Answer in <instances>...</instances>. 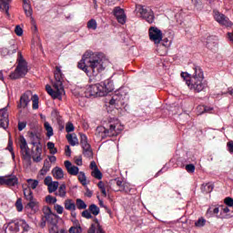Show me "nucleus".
<instances>
[{
    "label": "nucleus",
    "instance_id": "ea45409f",
    "mask_svg": "<svg viewBox=\"0 0 233 233\" xmlns=\"http://www.w3.org/2000/svg\"><path fill=\"white\" fill-rule=\"evenodd\" d=\"M202 190L206 192V194H210V192L214 190V185L211 183L202 185Z\"/></svg>",
    "mask_w": 233,
    "mask_h": 233
},
{
    "label": "nucleus",
    "instance_id": "0eeeda50",
    "mask_svg": "<svg viewBox=\"0 0 233 233\" xmlns=\"http://www.w3.org/2000/svg\"><path fill=\"white\" fill-rule=\"evenodd\" d=\"M149 39L155 45H159L163 41V32L157 27L151 26L148 30Z\"/></svg>",
    "mask_w": 233,
    "mask_h": 233
},
{
    "label": "nucleus",
    "instance_id": "f704fd0d",
    "mask_svg": "<svg viewBox=\"0 0 233 233\" xmlns=\"http://www.w3.org/2000/svg\"><path fill=\"white\" fill-rule=\"evenodd\" d=\"M78 181L83 187H86V175H85V172L80 171L78 173Z\"/></svg>",
    "mask_w": 233,
    "mask_h": 233
},
{
    "label": "nucleus",
    "instance_id": "f3484780",
    "mask_svg": "<svg viewBox=\"0 0 233 233\" xmlns=\"http://www.w3.org/2000/svg\"><path fill=\"white\" fill-rule=\"evenodd\" d=\"M29 138L31 141V145H33V147H35L36 145L41 144V134L35 131H32L29 133Z\"/></svg>",
    "mask_w": 233,
    "mask_h": 233
},
{
    "label": "nucleus",
    "instance_id": "49530a36",
    "mask_svg": "<svg viewBox=\"0 0 233 233\" xmlns=\"http://www.w3.org/2000/svg\"><path fill=\"white\" fill-rule=\"evenodd\" d=\"M19 143H20V150L28 148V144L26 143V139L25 138V137L23 136L20 137Z\"/></svg>",
    "mask_w": 233,
    "mask_h": 233
},
{
    "label": "nucleus",
    "instance_id": "423d86ee",
    "mask_svg": "<svg viewBox=\"0 0 233 233\" xmlns=\"http://www.w3.org/2000/svg\"><path fill=\"white\" fill-rule=\"evenodd\" d=\"M101 86L99 84L96 85H91L88 86L86 88L85 96L86 97H104L103 95H101Z\"/></svg>",
    "mask_w": 233,
    "mask_h": 233
},
{
    "label": "nucleus",
    "instance_id": "1a4fd4ad",
    "mask_svg": "<svg viewBox=\"0 0 233 233\" xmlns=\"http://www.w3.org/2000/svg\"><path fill=\"white\" fill-rule=\"evenodd\" d=\"M20 227L25 230V232H28V230H30V226L23 219L15 220V222L9 227V230H11V232L17 233L19 232Z\"/></svg>",
    "mask_w": 233,
    "mask_h": 233
},
{
    "label": "nucleus",
    "instance_id": "f03ea898",
    "mask_svg": "<svg viewBox=\"0 0 233 233\" xmlns=\"http://www.w3.org/2000/svg\"><path fill=\"white\" fill-rule=\"evenodd\" d=\"M181 77L186 80L190 90H194L195 92H203V90H205L206 85L203 83L205 76L203 69H201L199 66L193 65L192 70L189 73H181Z\"/></svg>",
    "mask_w": 233,
    "mask_h": 233
},
{
    "label": "nucleus",
    "instance_id": "c756f323",
    "mask_svg": "<svg viewBox=\"0 0 233 233\" xmlns=\"http://www.w3.org/2000/svg\"><path fill=\"white\" fill-rule=\"evenodd\" d=\"M24 197L26 199V201H32L34 198V193L32 192V189L25 188L24 189Z\"/></svg>",
    "mask_w": 233,
    "mask_h": 233
},
{
    "label": "nucleus",
    "instance_id": "8fccbe9b",
    "mask_svg": "<svg viewBox=\"0 0 233 233\" xmlns=\"http://www.w3.org/2000/svg\"><path fill=\"white\" fill-rule=\"evenodd\" d=\"M74 130H76L74 124L72 122H68L66 125V132H67V134H70V132H74Z\"/></svg>",
    "mask_w": 233,
    "mask_h": 233
},
{
    "label": "nucleus",
    "instance_id": "4be33fe9",
    "mask_svg": "<svg viewBox=\"0 0 233 233\" xmlns=\"http://www.w3.org/2000/svg\"><path fill=\"white\" fill-rule=\"evenodd\" d=\"M20 154L22 156V159H25V161H30L32 160V155H30V147H26L20 150Z\"/></svg>",
    "mask_w": 233,
    "mask_h": 233
},
{
    "label": "nucleus",
    "instance_id": "ddd939ff",
    "mask_svg": "<svg viewBox=\"0 0 233 233\" xmlns=\"http://www.w3.org/2000/svg\"><path fill=\"white\" fill-rule=\"evenodd\" d=\"M19 179L15 175L0 177V185H6L7 187H15Z\"/></svg>",
    "mask_w": 233,
    "mask_h": 233
},
{
    "label": "nucleus",
    "instance_id": "4468645a",
    "mask_svg": "<svg viewBox=\"0 0 233 233\" xmlns=\"http://www.w3.org/2000/svg\"><path fill=\"white\" fill-rule=\"evenodd\" d=\"M8 112L6 107L0 109V128H8Z\"/></svg>",
    "mask_w": 233,
    "mask_h": 233
},
{
    "label": "nucleus",
    "instance_id": "a19ab883",
    "mask_svg": "<svg viewBox=\"0 0 233 233\" xmlns=\"http://www.w3.org/2000/svg\"><path fill=\"white\" fill-rule=\"evenodd\" d=\"M87 28L88 30H96L97 29V22L96 19H90L87 22Z\"/></svg>",
    "mask_w": 233,
    "mask_h": 233
},
{
    "label": "nucleus",
    "instance_id": "f8f14e48",
    "mask_svg": "<svg viewBox=\"0 0 233 233\" xmlns=\"http://www.w3.org/2000/svg\"><path fill=\"white\" fill-rule=\"evenodd\" d=\"M99 86L102 90L100 92V96H104V97L114 90V82H112L110 79H106L104 82H101Z\"/></svg>",
    "mask_w": 233,
    "mask_h": 233
},
{
    "label": "nucleus",
    "instance_id": "13d9d810",
    "mask_svg": "<svg viewBox=\"0 0 233 233\" xmlns=\"http://www.w3.org/2000/svg\"><path fill=\"white\" fill-rule=\"evenodd\" d=\"M224 203L225 205H227V207H229L230 208H233V198L230 197H228L224 199Z\"/></svg>",
    "mask_w": 233,
    "mask_h": 233
},
{
    "label": "nucleus",
    "instance_id": "f257e3e1",
    "mask_svg": "<svg viewBox=\"0 0 233 233\" xmlns=\"http://www.w3.org/2000/svg\"><path fill=\"white\" fill-rule=\"evenodd\" d=\"M106 60L101 53L86 51L82 59L77 64V68L83 70L88 77H96L105 68H106Z\"/></svg>",
    "mask_w": 233,
    "mask_h": 233
},
{
    "label": "nucleus",
    "instance_id": "a211bd4d",
    "mask_svg": "<svg viewBox=\"0 0 233 233\" xmlns=\"http://www.w3.org/2000/svg\"><path fill=\"white\" fill-rule=\"evenodd\" d=\"M31 99L27 93H25L21 96L19 104L17 106L18 108H26L28 106V103H30Z\"/></svg>",
    "mask_w": 233,
    "mask_h": 233
},
{
    "label": "nucleus",
    "instance_id": "dca6fc26",
    "mask_svg": "<svg viewBox=\"0 0 233 233\" xmlns=\"http://www.w3.org/2000/svg\"><path fill=\"white\" fill-rule=\"evenodd\" d=\"M55 86L58 87L60 86L61 88H63V73L61 72V68L59 66H56V70H55Z\"/></svg>",
    "mask_w": 233,
    "mask_h": 233
},
{
    "label": "nucleus",
    "instance_id": "473e14b6",
    "mask_svg": "<svg viewBox=\"0 0 233 233\" xmlns=\"http://www.w3.org/2000/svg\"><path fill=\"white\" fill-rule=\"evenodd\" d=\"M88 210L91 214H93V216H99V207H97V205L96 204H91L88 208Z\"/></svg>",
    "mask_w": 233,
    "mask_h": 233
},
{
    "label": "nucleus",
    "instance_id": "6e6d98bb",
    "mask_svg": "<svg viewBox=\"0 0 233 233\" xmlns=\"http://www.w3.org/2000/svg\"><path fill=\"white\" fill-rule=\"evenodd\" d=\"M120 192H126L127 194H128V192H130V184L129 183H124L122 186V188L119 189Z\"/></svg>",
    "mask_w": 233,
    "mask_h": 233
},
{
    "label": "nucleus",
    "instance_id": "58836bf2",
    "mask_svg": "<svg viewBox=\"0 0 233 233\" xmlns=\"http://www.w3.org/2000/svg\"><path fill=\"white\" fill-rule=\"evenodd\" d=\"M80 145L81 147H89L90 144H88V137L85 134H80Z\"/></svg>",
    "mask_w": 233,
    "mask_h": 233
},
{
    "label": "nucleus",
    "instance_id": "aec40b11",
    "mask_svg": "<svg viewBox=\"0 0 233 233\" xmlns=\"http://www.w3.org/2000/svg\"><path fill=\"white\" fill-rule=\"evenodd\" d=\"M52 174L55 179H63V177H65V173L63 172V169L59 167H56L52 170Z\"/></svg>",
    "mask_w": 233,
    "mask_h": 233
},
{
    "label": "nucleus",
    "instance_id": "79ce46f5",
    "mask_svg": "<svg viewBox=\"0 0 233 233\" xmlns=\"http://www.w3.org/2000/svg\"><path fill=\"white\" fill-rule=\"evenodd\" d=\"M91 176L95 177V179H103V173H101L99 167L97 169H94L91 172Z\"/></svg>",
    "mask_w": 233,
    "mask_h": 233
},
{
    "label": "nucleus",
    "instance_id": "bb28decb",
    "mask_svg": "<svg viewBox=\"0 0 233 233\" xmlns=\"http://www.w3.org/2000/svg\"><path fill=\"white\" fill-rule=\"evenodd\" d=\"M65 208L66 210H76V203L72 199L65 200Z\"/></svg>",
    "mask_w": 233,
    "mask_h": 233
},
{
    "label": "nucleus",
    "instance_id": "69168bd1",
    "mask_svg": "<svg viewBox=\"0 0 233 233\" xmlns=\"http://www.w3.org/2000/svg\"><path fill=\"white\" fill-rule=\"evenodd\" d=\"M55 210H56V212L58 214H63V210H64L63 206L56 204L55 205Z\"/></svg>",
    "mask_w": 233,
    "mask_h": 233
},
{
    "label": "nucleus",
    "instance_id": "4d7b16f0",
    "mask_svg": "<svg viewBox=\"0 0 233 233\" xmlns=\"http://www.w3.org/2000/svg\"><path fill=\"white\" fill-rule=\"evenodd\" d=\"M116 21L120 23V25H125V23H127V15H125V13H123L122 15L116 17Z\"/></svg>",
    "mask_w": 233,
    "mask_h": 233
},
{
    "label": "nucleus",
    "instance_id": "37998d69",
    "mask_svg": "<svg viewBox=\"0 0 233 233\" xmlns=\"http://www.w3.org/2000/svg\"><path fill=\"white\" fill-rule=\"evenodd\" d=\"M206 224H207V219H205V218L201 217L195 222V227L201 228V227H205Z\"/></svg>",
    "mask_w": 233,
    "mask_h": 233
},
{
    "label": "nucleus",
    "instance_id": "680f3d73",
    "mask_svg": "<svg viewBox=\"0 0 233 233\" xmlns=\"http://www.w3.org/2000/svg\"><path fill=\"white\" fill-rule=\"evenodd\" d=\"M227 147H228V151L229 152V154H233V141H228L227 143Z\"/></svg>",
    "mask_w": 233,
    "mask_h": 233
},
{
    "label": "nucleus",
    "instance_id": "412c9836",
    "mask_svg": "<svg viewBox=\"0 0 233 233\" xmlns=\"http://www.w3.org/2000/svg\"><path fill=\"white\" fill-rule=\"evenodd\" d=\"M45 219L47 222V227L57 225V223H58L57 215H56L54 213L52 215L46 217Z\"/></svg>",
    "mask_w": 233,
    "mask_h": 233
},
{
    "label": "nucleus",
    "instance_id": "cd10ccee",
    "mask_svg": "<svg viewBox=\"0 0 233 233\" xmlns=\"http://www.w3.org/2000/svg\"><path fill=\"white\" fill-rule=\"evenodd\" d=\"M82 149L85 157H92L94 156V152L92 151L91 146L83 147Z\"/></svg>",
    "mask_w": 233,
    "mask_h": 233
},
{
    "label": "nucleus",
    "instance_id": "c85d7f7f",
    "mask_svg": "<svg viewBox=\"0 0 233 233\" xmlns=\"http://www.w3.org/2000/svg\"><path fill=\"white\" fill-rule=\"evenodd\" d=\"M56 194L59 196V198H65L66 196V184H61Z\"/></svg>",
    "mask_w": 233,
    "mask_h": 233
},
{
    "label": "nucleus",
    "instance_id": "39448f33",
    "mask_svg": "<svg viewBox=\"0 0 233 233\" xmlns=\"http://www.w3.org/2000/svg\"><path fill=\"white\" fill-rule=\"evenodd\" d=\"M136 12L137 14H140L141 17L147 21V23H149V25H152L154 23V11L151 9H147L141 5H136Z\"/></svg>",
    "mask_w": 233,
    "mask_h": 233
},
{
    "label": "nucleus",
    "instance_id": "c03bdc74",
    "mask_svg": "<svg viewBox=\"0 0 233 233\" xmlns=\"http://www.w3.org/2000/svg\"><path fill=\"white\" fill-rule=\"evenodd\" d=\"M47 148L53 156L54 154H57V148H56V144L53 142H47Z\"/></svg>",
    "mask_w": 233,
    "mask_h": 233
},
{
    "label": "nucleus",
    "instance_id": "338daca9",
    "mask_svg": "<svg viewBox=\"0 0 233 233\" xmlns=\"http://www.w3.org/2000/svg\"><path fill=\"white\" fill-rule=\"evenodd\" d=\"M42 168L44 169V172H48V170H50V163H48V161H45Z\"/></svg>",
    "mask_w": 233,
    "mask_h": 233
},
{
    "label": "nucleus",
    "instance_id": "603ef678",
    "mask_svg": "<svg viewBox=\"0 0 233 233\" xmlns=\"http://www.w3.org/2000/svg\"><path fill=\"white\" fill-rule=\"evenodd\" d=\"M26 207L28 208L34 209L35 207H37V200L35 198H33V200H28Z\"/></svg>",
    "mask_w": 233,
    "mask_h": 233
},
{
    "label": "nucleus",
    "instance_id": "c9c22d12",
    "mask_svg": "<svg viewBox=\"0 0 233 233\" xmlns=\"http://www.w3.org/2000/svg\"><path fill=\"white\" fill-rule=\"evenodd\" d=\"M75 205L78 210H85L86 208V203H85V201L81 198H77Z\"/></svg>",
    "mask_w": 233,
    "mask_h": 233
},
{
    "label": "nucleus",
    "instance_id": "4c0bfd02",
    "mask_svg": "<svg viewBox=\"0 0 233 233\" xmlns=\"http://www.w3.org/2000/svg\"><path fill=\"white\" fill-rule=\"evenodd\" d=\"M27 184H28L29 188L35 190V188H37V186L39 185V181L35 180V179L29 178V179H27Z\"/></svg>",
    "mask_w": 233,
    "mask_h": 233
},
{
    "label": "nucleus",
    "instance_id": "3c124183",
    "mask_svg": "<svg viewBox=\"0 0 233 233\" xmlns=\"http://www.w3.org/2000/svg\"><path fill=\"white\" fill-rule=\"evenodd\" d=\"M186 170L188 174H194L196 172V166L194 164H187L186 165Z\"/></svg>",
    "mask_w": 233,
    "mask_h": 233
},
{
    "label": "nucleus",
    "instance_id": "6ab92c4d",
    "mask_svg": "<svg viewBox=\"0 0 233 233\" xmlns=\"http://www.w3.org/2000/svg\"><path fill=\"white\" fill-rule=\"evenodd\" d=\"M220 216L224 219H230V218H233V208H230L228 206L223 208Z\"/></svg>",
    "mask_w": 233,
    "mask_h": 233
},
{
    "label": "nucleus",
    "instance_id": "7c9ffc66",
    "mask_svg": "<svg viewBox=\"0 0 233 233\" xmlns=\"http://www.w3.org/2000/svg\"><path fill=\"white\" fill-rule=\"evenodd\" d=\"M44 127L46 130V137H52V136H54V128H52V126H50V123L45 122Z\"/></svg>",
    "mask_w": 233,
    "mask_h": 233
},
{
    "label": "nucleus",
    "instance_id": "864d4df0",
    "mask_svg": "<svg viewBox=\"0 0 233 233\" xmlns=\"http://www.w3.org/2000/svg\"><path fill=\"white\" fill-rule=\"evenodd\" d=\"M123 14H125V10L119 8V7H116L114 9V15L115 17H119V15H123Z\"/></svg>",
    "mask_w": 233,
    "mask_h": 233
},
{
    "label": "nucleus",
    "instance_id": "393cba45",
    "mask_svg": "<svg viewBox=\"0 0 233 233\" xmlns=\"http://www.w3.org/2000/svg\"><path fill=\"white\" fill-rule=\"evenodd\" d=\"M83 232V228L81 225H79V221L76 220L75 225L69 228V233H81Z\"/></svg>",
    "mask_w": 233,
    "mask_h": 233
},
{
    "label": "nucleus",
    "instance_id": "bf43d9fd",
    "mask_svg": "<svg viewBox=\"0 0 233 233\" xmlns=\"http://www.w3.org/2000/svg\"><path fill=\"white\" fill-rule=\"evenodd\" d=\"M82 218H86V219H92V213H90V210L86 209L82 212Z\"/></svg>",
    "mask_w": 233,
    "mask_h": 233
},
{
    "label": "nucleus",
    "instance_id": "7ed1b4c3",
    "mask_svg": "<svg viewBox=\"0 0 233 233\" xmlns=\"http://www.w3.org/2000/svg\"><path fill=\"white\" fill-rule=\"evenodd\" d=\"M125 127L119 122L109 121L106 126H98L96 129L95 136L99 139L106 137H116L123 132Z\"/></svg>",
    "mask_w": 233,
    "mask_h": 233
},
{
    "label": "nucleus",
    "instance_id": "2eb2a0df",
    "mask_svg": "<svg viewBox=\"0 0 233 233\" xmlns=\"http://www.w3.org/2000/svg\"><path fill=\"white\" fill-rule=\"evenodd\" d=\"M64 165L70 176H77L79 174V167H77L76 166H73L72 162H70L69 160H66L64 162Z\"/></svg>",
    "mask_w": 233,
    "mask_h": 233
},
{
    "label": "nucleus",
    "instance_id": "6e6552de",
    "mask_svg": "<svg viewBox=\"0 0 233 233\" xmlns=\"http://www.w3.org/2000/svg\"><path fill=\"white\" fill-rule=\"evenodd\" d=\"M126 96L127 93L123 92V89H119L110 99L109 105L119 106L120 105H123V101H125Z\"/></svg>",
    "mask_w": 233,
    "mask_h": 233
},
{
    "label": "nucleus",
    "instance_id": "0e129e2a",
    "mask_svg": "<svg viewBox=\"0 0 233 233\" xmlns=\"http://www.w3.org/2000/svg\"><path fill=\"white\" fill-rule=\"evenodd\" d=\"M25 128H26V122H18L19 132H22V130H25Z\"/></svg>",
    "mask_w": 233,
    "mask_h": 233
},
{
    "label": "nucleus",
    "instance_id": "9d476101",
    "mask_svg": "<svg viewBox=\"0 0 233 233\" xmlns=\"http://www.w3.org/2000/svg\"><path fill=\"white\" fill-rule=\"evenodd\" d=\"M213 14H214V19L217 21V23H218L222 26H228V27L232 26V22L225 15L216 10L213 11Z\"/></svg>",
    "mask_w": 233,
    "mask_h": 233
},
{
    "label": "nucleus",
    "instance_id": "b1692460",
    "mask_svg": "<svg viewBox=\"0 0 233 233\" xmlns=\"http://www.w3.org/2000/svg\"><path fill=\"white\" fill-rule=\"evenodd\" d=\"M23 8L26 17H32V6L28 3V0H23Z\"/></svg>",
    "mask_w": 233,
    "mask_h": 233
},
{
    "label": "nucleus",
    "instance_id": "72a5a7b5",
    "mask_svg": "<svg viewBox=\"0 0 233 233\" xmlns=\"http://www.w3.org/2000/svg\"><path fill=\"white\" fill-rule=\"evenodd\" d=\"M49 194H52L53 192H56L57 188H59V182L54 181L52 184H49L47 186Z\"/></svg>",
    "mask_w": 233,
    "mask_h": 233
},
{
    "label": "nucleus",
    "instance_id": "20e7f679",
    "mask_svg": "<svg viewBox=\"0 0 233 233\" xmlns=\"http://www.w3.org/2000/svg\"><path fill=\"white\" fill-rule=\"evenodd\" d=\"M28 74V64L23 58L21 52L18 53V65L15 71L9 75L10 79H21Z\"/></svg>",
    "mask_w": 233,
    "mask_h": 233
},
{
    "label": "nucleus",
    "instance_id": "2f4dec72",
    "mask_svg": "<svg viewBox=\"0 0 233 233\" xmlns=\"http://www.w3.org/2000/svg\"><path fill=\"white\" fill-rule=\"evenodd\" d=\"M10 0H0V10H5L8 14Z\"/></svg>",
    "mask_w": 233,
    "mask_h": 233
},
{
    "label": "nucleus",
    "instance_id": "5fc2aeb1",
    "mask_svg": "<svg viewBox=\"0 0 233 233\" xmlns=\"http://www.w3.org/2000/svg\"><path fill=\"white\" fill-rule=\"evenodd\" d=\"M49 233H59V227L56 225L47 226Z\"/></svg>",
    "mask_w": 233,
    "mask_h": 233
},
{
    "label": "nucleus",
    "instance_id": "052dcab7",
    "mask_svg": "<svg viewBox=\"0 0 233 233\" xmlns=\"http://www.w3.org/2000/svg\"><path fill=\"white\" fill-rule=\"evenodd\" d=\"M15 34H16V35H18V36L23 35V28H21V25H16L15 26Z\"/></svg>",
    "mask_w": 233,
    "mask_h": 233
},
{
    "label": "nucleus",
    "instance_id": "a878e982",
    "mask_svg": "<svg viewBox=\"0 0 233 233\" xmlns=\"http://www.w3.org/2000/svg\"><path fill=\"white\" fill-rule=\"evenodd\" d=\"M31 153L34 163H41V161H43V157H41V156H43V153H37L34 151V149H32Z\"/></svg>",
    "mask_w": 233,
    "mask_h": 233
},
{
    "label": "nucleus",
    "instance_id": "9b49d317",
    "mask_svg": "<svg viewBox=\"0 0 233 233\" xmlns=\"http://www.w3.org/2000/svg\"><path fill=\"white\" fill-rule=\"evenodd\" d=\"M53 88H55V90L52 89V86L50 85L46 86V90L47 94H49V96H51V97H53V99H57V97L62 96L63 93L65 92L64 87H60V86L56 87L55 83L53 84Z\"/></svg>",
    "mask_w": 233,
    "mask_h": 233
},
{
    "label": "nucleus",
    "instance_id": "e433bc0d",
    "mask_svg": "<svg viewBox=\"0 0 233 233\" xmlns=\"http://www.w3.org/2000/svg\"><path fill=\"white\" fill-rule=\"evenodd\" d=\"M31 101L33 102V110H37V108H39V96L37 95H34L31 97Z\"/></svg>",
    "mask_w": 233,
    "mask_h": 233
},
{
    "label": "nucleus",
    "instance_id": "a18cd8bd",
    "mask_svg": "<svg viewBox=\"0 0 233 233\" xmlns=\"http://www.w3.org/2000/svg\"><path fill=\"white\" fill-rule=\"evenodd\" d=\"M42 212L44 214V216L42 218H47V216H52V214H54L52 212V208H50V207H48V206H45L42 209Z\"/></svg>",
    "mask_w": 233,
    "mask_h": 233
},
{
    "label": "nucleus",
    "instance_id": "de8ad7c7",
    "mask_svg": "<svg viewBox=\"0 0 233 233\" xmlns=\"http://www.w3.org/2000/svg\"><path fill=\"white\" fill-rule=\"evenodd\" d=\"M46 203H48L49 205H56V203H57V198L48 195L46 197Z\"/></svg>",
    "mask_w": 233,
    "mask_h": 233
},
{
    "label": "nucleus",
    "instance_id": "09e8293b",
    "mask_svg": "<svg viewBox=\"0 0 233 233\" xmlns=\"http://www.w3.org/2000/svg\"><path fill=\"white\" fill-rule=\"evenodd\" d=\"M15 205L16 207L17 212H23V199L22 198H17Z\"/></svg>",
    "mask_w": 233,
    "mask_h": 233
},
{
    "label": "nucleus",
    "instance_id": "774afa93",
    "mask_svg": "<svg viewBox=\"0 0 233 233\" xmlns=\"http://www.w3.org/2000/svg\"><path fill=\"white\" fill-rule=\"evenodd\" d=\"M97 227H96V224H91L89 229L87 230V233H96V229Z\"/></svg>",
    "mask_w": 233,
    "mask_h": 233
},
{
    "label": "nucleus",
    "instance_id": "e2e57ef3",
    "mask_svg": "<svg viewBox=\"0 0 233 233\" xmlns=\"http://www.w3.org/2000/svg\"><path fill=\"white\" fill-rule=\"evenodd\" d=\"M52 182V177L48 176L44 179V185H46V187H48L49 185H51Z\"/></svg>",
    "mask_w": 233,
    "mask_h": 233
},
{
    "label": "nucleus",
    "instance_id": "5701e85b",
    "mask_svg": "<svg viewBox=\"0 0 233 233\" xmlns=\"http://www.w3.org/2000/svg\"><path fill=\"white\" fill-rule=\"evenodd\" d=\"M69 145H71V147H76V145H79V140L77 139V137L76 136V134L72 135V134H67L66 136Z\"/></svg>",
    "mask_w": 233,
    "mask_h": 233
}]
</instances>
